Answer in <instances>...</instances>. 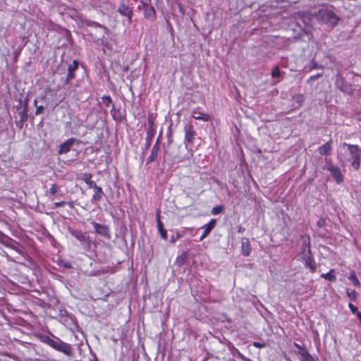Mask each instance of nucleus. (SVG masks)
<instances>
[{"mask_svg":"<svg viewBox=\"0 0 361 361\" xmlns=\"http://www.w3.org/2000/svg\"><path fill=\"white\" fill-rule=\"evenodd\" d=\"M293 100L294 102L300 106L305 101V97L303 94H298L293 97Z\"/></svg>","mask_w":361,"mask_h":361,"instance_id":"bb28decb","label":"nucleus"},{"mask_svg":"<svg viewBox=\"0 0 361 361\" xmlns=\"http://www.w3.org/2000/svg\"><path fill=\"white\" fill-rule=\"evenodd\" d=\"M85 25L88 27H93L95 28H100L103 30L102 34L98 37V39H103L108 32V28L99 23L92 20H86Z\"/></svg>","mask_w":361,"mask_h":361,"instance_id":"dca6fc26","label":"nucleus"},{"mask_svg":"<svg viewBox=\"0 0 361 361\" xmlns=\"http://www.w3.org/2000/svg\"><path fill=\"white\" fill-rule=\"evenodd\" d=\"M126 71L128 70V67H126L125 69H124Z\"/></svg>","mask_w":361,"mask_h":361,"instance_id":"4d7b16f0","label":"nucleus"},{"mask_svg":"<svg viewBox=\"0 0 361 361\" xmlns=\"http://www.w3.org/2000/svg\"><path fill=\"white\" fill-rule=\"evenodd\" d=\"M19 54H20V52L18 51H15L13 52L14 61H16L18 60Z\"/></svg>","mask_w":361,"mask_h":361,"instance_id":"8fccbe9b","label":"nucleus"},{"mask_svg":"<svg viewBox=\"0 0 361 361\" xmlns=\"http://www.w3.org/2000/svg\"><path fill=\"white\" fill-rule=\"evenodd\" d=\"M300 361H319V359L317 357L312 356L310 353H308L303 357H300Z\"/></svg>","mask_w":361,"mask_h":361,"instance_id":"cd10ccee","label":"nucleus"},{"mask_svg":"<svg viewBox=\"0 0 361 361\" xmlns=\"http://www.w3.org/2000/svg\"><path fill=\"white\" fill-rule=\"evenodd\" d=\"M238 357L243 361H252V360H250V358H247L245 356H244L242 353H238Z\"/></svg>","mask_w":361,"mask_h":361,"instance_id":"de8ad7c7","label":"nucleus"},{"mask_svg":"<svg viewBox=\"0 0 361 361\" xmlns=\"http://www.w3.org/2000/svg\"><path fill=\"white\" fill-rule=\"evenodd\" d=\"M143 14L145 18L148 20L154 22L157 19L156 11L152 4L144 9Z\"/></svg>","mask_w":361,"mask_h":361,"instance_id":"4468645a","label":"nucleus"},{"mask_svg":"<svg viewBox=\"0 0 361 361\" xmlns=\"http://www.w3.org/2000/svg\"><path fill=\"white\" fill-rule=\"evenodd\" d=\"M349 279L353 282V285L356 287L360 286V283L356 276L355 272H352L350 274Z\"/></svg>","mask_w":361,"mask_h":361,"instance_id":"c85d7f7f","label":"nucleus"},{"mask_svg":"<svg viewBox=\"0 0 361 361\" xmlns=\"http://www.w3.org/2000/svg\"><path fill=\"white\" fill-rule=\"evenodd\" d=\"M159 151V145H158V143H155L154 145V146L152 147L150 155L147 158V164L154 161L157 159Z\"/></svg>","mask_w":361,"mask_h":361,"instance_id":"412c9836","label":"nucleus"},{"mask_svg":"<svg viewBox=\"0 0 361 361\" xmlns=\"http://www.w3.org/2000/svg\"><path fill=\"white\" fill-rule=\"evenodd\" d=\"M252 252V247L249 238H243L241 240V252L245 257H249Z\"/></svg>","mask_w":361,"mask_h":361,"instance_id":"ddd939ff","label":"nucleus"},{"mask_svg":"<svg viewBox=\"0 0 361 361\" xmlns=\"http://www.w3.org/2000/svg\"><path fill=\"white\" fill-rule=\"evenodd\" d=\"M322 278L325 279L326 280H328L329 281L334 282L336 280V277L335 275V270L331 269L328 273L326 274H322L321 275Z\"/></svg>","mask_w":361,"mask_h":361,"instance_id":"b1692460","label":"nucleus"},{"mask_svg":"<svg viewBox=\"0 0 361 361\" xmlns=\"http://www.w3.org/2000/svg\"><path fill=\"white\" fill-rule=\"evenodd\" d=\"M324 221L323 219H319L318 221H317V226L319 227H322L323 225H324Z\"/></svg>","mask_w":361,"mask_h":361,"instance_id":"864d4df0","label":"nucleus"},{"mask_svg":"<svg viewBox=\"0 0 361 361\" xmlns=\"http://www.w3.org/2000/svg\"><path fill=\"white\" fill-rule=\"evenodd\" d=\"M216 220L212 219L208 222V224H207L204 226V231L201 237L200 238V241L202 240L211 232V231L214 228Z\"/></svg>","mask_w":361,"mask_h":361,"instance_id":"aec40b11","label":"nucleus"},{"mask_svg":"<svg viewBox=\"0 0 361 361\" xmlns=\"http://www.w3.org/2000/svg\"><path fill=\"white\" fill-rule=\"evenodd\" d=\"M69 233L77 239L81 244V246L85 251H89L92 245V240L90 236L85 235V233L79 229L69 226L68 228Z\"/></svg>","mask_w":361,"mask_h":361,"instance_id":"20e7f679","label":"nucleus"},{"mask_svg":"<svg viewBox=\"0 0 361 361\" xmlns=\"http://www.w3.org/2000/svg\"><path fill=\"white\" fill-rule=\"evenodd\" d=\"M185 263V257L183 256H179L176 258V264H178V266H181Z\"/></svg>","mask_w":361,"mask_h":361,"instance_id":"a19ab883","label":"nucleus"},{"mask_svg":"<svg viewBox=\"0 0 361 361\" xmlns=\"http://www.w3.org/2000/svg\"><path fill=\"white\" fill-rule=\"evenodd\" d=\"M343 146H347L352 156L351 166L355 170H358L360 166L361 149L356 145H350L344 142Z\"/></svg>","mask_w":361,"mask_h":361,"instance_id":"39448f33","label":"nucleus"},{"mask_svg":"<svg viewBox=\"0 0 361 361\" xmlns=\"http://www.w3.org/2000/svg\"><path fill=\"white\" fill-rule=\"evenodd\" d=\"M85 182L88 185V187L90 188L94 189V188H96L97 186L96 183L94 180H91L92 175L90 173H88V174L86 173V174H85Z\"/></svg>","mask_w":361,"mask_h":361,"instance_id":"393cba45","label":"nucleus"},{"mask_svg":"<svg viewBox=\"0 0 361 361\" xmlns=\"http://www.w3.org/2000/svg\"><path fill=\"white\" fill-rule=\"evenodd\" d=\"M16 124L17 126L19 127V128L21 129L23 128V126L24 123H21V120H18V121H17L16 122Z\"/></svg>","mask_w":361,"mask_h":361,"instance_id":"603ef678","label":"nucleus"},{"mask_svg":"<svg viewBox=\"0 0 361 361\" xmlns=\"http://www.w3.org/2000/svg\"><path fill=\"white\" fill-rule=\"evenodd\" d=\"M181 237V235L179 233H176V235H173L171 237L170 242L172 244H174L178 239Z\"/></svg>","mask_w":361,"mask_h":361,"instance_id":"58836bf2","label":"nucleus"},{"mask_svg":"<svg viewBox=\"0 0 361 361\" xmlns=\"http://www.w3.org/2000/svg\"><path fill=\"white\" fill-rule=\"evenodd\" d=\"M79 62L73 60L72 63L68 66V73L65 77L61 78V82L63 85H68L73 79L75 78V71L78 69Z\"/></svg>","mask_w":361,"mask_h":361,"instance_id":"6e6552de","label":"nucleus"},{"mask_svg":"<svg viewBox=\"0 0 361 361\" xmlns=\"http://www.w3.org/2000/svg\"><path fill=\"white\" fill-rule=\"evenodd\" d=\"M65 71V66H59L57 69V73H61Z\"/></svg>","mask_w":361,"mask_h":361,"instance_id":"3c124183","label":"nucleus"},{"mask_svg":"<svg viewBox=\"0 0 361 361\" xmlns=\"http://www.w3.org/2000/svg\"><path fill=\"white\" fill-rule=\"evenodd\" d=\"M253 346H255V347H256L257 348H263L265 347V344L259 343V342H254L253 343Z\"/></svg>","mask_w":361,"mask_h":361,"instance_id":"a18cd8bd","label":"nucleus"},{"mask_svg":"<svg viewBox=\"0 0 361 361\" xmlns=\"http://www.w3.org/2000/svg\"><path fill=\"white\" fill-rule=\"evenodd\" d=\"M332 140L326 142L325 144L320 146L317 151L320 155L329 156L331 153L332 150Z\"/></svg>","mask_w":361,"mask_h":361,"instance_id":"2eb2a0df","label":"nucleus"},{"mask_svg":"<svg viewBox=\"0 0 361 361\" xmlns=\"http://www.w3.org/2000/svg\"><path fill=\"white\" fill-rule=\"evenodd\" d=\"M59 189L60 187L57 184L54 183L50 188L49 193L52 195H55L59 192Z\"/></svg>","mask_w":361,"mask_h":361,"instance_id":"c9c22d12","label":"nucleus"},{"mask_svg":"<svg viewBox=\"0 0 361 361\" xmlns=\"http://www.w3.org/2000/svg\"><path fill=\"white\" fill-rule=\"evenodd\" d=\"M37 99H35L34 101V105L36 106L35 114L39 115L41 113H42V111L44 110V106H37Z\"/></svg>","mask_w":361,"mask_h":361,"instance_id":"e433bc0d","label":"nucleus"},{"mask_svg":"<svg viewBox=\"0 0 361 361\" xmlns=\"http://www.w3.org/2000/svg\"><path fill=\"white\" fill-rule=\"evenodd\" d=\"M39 339L41 342L48 345L54 350L64 354L68 357L72 356L73 353V348H72L71 345L63 341L59 338L56 337L54 340L47 335L42 334L39 335Z\"/></svg>","mask_w":361,"mask_h":361,"instance_id":"f257e3e1","label":"nucleus"},{"mask_svg":"<svg viewBox=\"0 0 361 361\" xmlns=\"http://www.w3.org/2000/svg\"><path fill=\"white\" fill-rule=\"evenodd\" d=\"M294 345L298 349V355H300V357H303L305 354H307L309 351L304 345H300L296 343H294Z\"/></svg>","mask_w":361,"mask_h":361,"instance_id":"a878e982","label":"nucleus"},{"mask_svg":"<svg viewBox=\"0 0 361 361\" xmlns=\"http://www.w3.org/2000/svg\"><path fill=\"white\" fill-rule=\"evenodd\" d=\"M347 295L353 301L356 300L357 297V293L355 290L347 289Z\"/></svg>","mask_w":361,"mask_h":361,"instance_id":"2f4dec72","label":"nucleus"},{"mask_svg":"<svg viewBox=\"0 0 361 361\" xmlns=\"http://www.w3.org/2000/svg\"><path fill=\"white\" fill-rule=\"evenodd\" d=\"M289 361H291V360H289Z\"/></svg>","mask_w":361,"mask_h":361,"instance_id":"13d9d810","label":"nucleus"},{"mask_svg":"<svg viewBox=\"0 0 361 361\" xmlns=\"http://www.w3.org/2000/svg\"><path fill=\"white\" fill-rule=\"evenodd\" d=\"M301 238L303 247L301 255L305 261V266L306 268H309L312 272H314L317 265L312 255L310 238L309 236L302 235Z\"/></svg>","mask_w":361,"mask_h":361,"instance_id":"f03ea898","label":"nucleus"},{"mask_svg":"<svg viewBox=\"0 0 361 361\" xmlns=\"http://www.w3.org/2000/svg\"><path fill=\"white\" fill-rule=\"evenodd\" d=\"M223 209H224L223 205H218V206H216L212 208L211 213L213 215H216V214H220L223 211Z\"/></svg>","mask_w":361,"mask_h":361,"instance_id":"72a5a7b5","label":"nucleus"},{"mask_svg":"<svg viewBox=\"0 0 361 361\" xmlns=\"http://www.w3.org/2000/svg\"><path fill=\"white\" fill-rule=\"evenodd\" d=\"M103 103L109 107L112 104V99L109 95H104L102 97Z\"/></svg>","mask_w":361,"mask_h":361,"instance_id":"473e14b6","label":"nucleus"},{"mask_svg":"<svg viewBox=\"0 0 361 361\" xmlns=\"http://www.w3.org/2000/svg\"><path fill=\"white\" fill-rule=\"evenodd\" d=\"M161 136V133H160V134L156 141V143H158L159 145V142H160Z\"/></svg>","mask_w":361,"mask_h":361,"instance_id":"6e6d98bb","label":"nucleus"},{"mask_svg":"<svg viewBox=\"0 0 361 361\" xmlns=\"http://www.w3.org/2000/svg\"><path fill=\"white\" fill-rule=\"evenodd\" d=\"M156 220L157 223V228L158 231L159 232V234L162 239L166 240L167 239V231L164 227V224L161 222L160 219V214L159 212H157L156 215Z\"/></svg>","mask_w":361,"mask_h":361,"instance_id":"f3484780","label":"nucleus"},{"mask_svg":"<svg viewBox=\"0 0 361 361\" xmlns=\"http://www.w3.org/2000/svg\"><path fill=\"white\" fill-rule=\"evenodd\" d=\"M155 134V129L147 130L145 146L142 148V153H145L150 147L152 139Z\"/></svg>","mask_w":361,"mask_h":361,"instance_id":"a211bd4d","label":"nucleus"},{"mask_svg":"<svg viewBox=\"0 0 361 361\" xmlns=\"http://www.w3.org/2000/svg\"><path fill=\"white\" fill-rule=\"evenodd\" d=\"M152 1L148 0H141L140 4L138 5L137 8L139 10H143L145 9L147 7H148L149 5H151Z\"/></svg>","mask_w":361,"mask_h":361,"instance_id":"7c9ffc66","label":"nucleus"},{"mask_svg":"<svg viewBox=\"0 0 361 361\" xmlns=\"http://www.w3.org/2000/svg\"><path fill=\"white\" fill-rule=\"evenodd\" d=\"M66 204H68L69 206V207H71V209H73L74 207V203L73 202H66Z\"/></svg>","mask_w":361,"mask_h":361,"instance_id":"5fc2aeb1","label":"nucleus"},{"mask_svg":"<svg viewBox=\"0 0 361 361\" xmlns=\"http://www.w3.org/2000/svg\"><path fill=\"white\" fill-rule=\"evenodd\" d=\"M316 16L320 22L332 27H335L339 20V18L332 10L326 8L319 9Z\"/></svg>","mask_w":361,"mask_h":361,"instance_id":"7ed1b4c3","label":"nucleus"},{"mask_svg":"<svg viewBox=\"0 0 361 361\" xmlns=\"http://www.w3.org/2000/svg\"><path fill=\"white\" fill-rule=\"evenodd\" d=\"M117 12L122 16L126 17L128 24L133 21V10L129 6L128 0H121L119 3Z\"/></svg>","mask_w":361,"mask_h":361,"instance_id":"423d86ee","label":"nucleus"},{"mask_svg":"<svg viewBox=\"0 0 361 361\" xmlns=\"http://www.w3.org/2000/svg\"><path fill=\"white\" fill-rule=\"evenodd\" d=\"M92 224L94 229L95 233L109 240L111 239V233L109 227L107 225L100 224L95 221H92Z\"/></svg>","mask_w":361,"mask_h":361,"instance_id":"1a4fd4ad","label":"nucleus"},{"mask_svg":"<svg viewBox=\"0 0 361 361\" xmlns=\"http://www.w3.org/2000/svg\"><path fill=\"white\" fill-rule=\"evenodd\" d=\"M111 113H112V116L114 117V120H118V121H121V118H117L118 114H116V113H117V112H118V113H119V111H117V110H115L114 106H113V108H112V109H111Z\"/></svg>","mask_w":361,"mask_h":361,"instance_id":"79ce46f5","label":"nucleus"},{"mask_svg":"<svg viewBox=\"0 0 361 361\" xmlns=\"http://www.w3.org/2000/svg\"><path fill=\"white\" fill-rule=\"evenodd\" d=\"M111 113H112V116L114 117V120H118V121H121V118H117L118 114H116V113H117V112H118V113H119V111H117V110H115L114 106H113V108H112V109H111Z\"/></svg>","mask_w":361,"mask_h":361,"instance_id":"37998d69","label":"nucleus"},{"mask_svg":"<svg viewBox=\"0 0 361 361\" xmlns=\"http://www.w3.org/2000/svg\"><path fill=\"white\" fill-rule=\"evenodd\" d=\"M192 117L196 120H200L205 122L210 119V116L209 114L200 111L198 109H196L192 111Z\"/></svg>","mask_w":361,"mask_h":361,"instance_id":"6ab92c4d","label":"nucleus"},{"mask_svg":"<svg viewBox=\"0 0 361 361\" xmlns=\"http://www.w3.org/2000/svg\"><path fill=\"white\" fill-rule=\"evenodd\" d=\"M336 87L341 92L352 95L353 89L351 85L345 80L341 73H338L336 76Z\"/></svg>","mask_w":361,"mask_h":361,"instance_id":"0eeeda50","label":"nucleus"},{"mask_svg":"<svg viewBox=\"0 0 361 361\" xmlns=\"http://www.w3.org/2000/svg\"><path fill=\"white\" fill-rule=\"evenodd\" d=\"M27 102L28 99H26L23 110L18 113L21 123H25L27 120Z\"/></svg>","mask_w":361,"mask_h":361,"instance_id":"4be33fe9","label":"nucleus"},{"mask_svg":"<svg viewBox=\"0 0 361 361\" xmlns=\"http://www.w3.org/2000/svg\"><path fill=\"white\" fill-rule=\"evenodd\" d=\"M326 169L331 173L332 177L335 179L337 183H341L343 180V176L341 173L340 169L333 165L332 163H327Z\"/></svg>","mask_w":361,"mask_h":361,"instance_id":"9d476101","label":"nucleus"},{"mask_svg":"<svg viewBox=\"0 0 361 361\" xmlns=\"http://www.w3.org/2000/svg\"><path fill=\"white\" fill-rule=\"evenodd\" d=\"M322 68V66H319L316 61H312L311 62V66H310V71H312L313 69Z\"/></svg>","mask_w":361,"mask_h":361,"instance_id":"ea45409f","label":"nucleus"},{"mask_svg":"<svg viewBox=\"0 0 361 361\" xmlns=\"http://www.w3.org/2000/svg\"><path fill=\"white\" fill-rule=\"evenodd\" d=\"M323 75L322 73H317V75H312L311 77H310V78L307 80V82L308 83H310L312 81H314L317 79H319V78H321L322 76Z\"/></svg>","mask_w":361,"mask_h":361,"instance_id":"4c0bfd02","label":"nucleus"},{"mask_svg":"<svg viewBox=\"0 0 361 361\" xmlns=\"http://www.w3.org/2000/svg\"><path fill=\"white\" fill-rule=\"evenodd\" d=\"M245 231V228L244 227H243L242 226H238V233H243Z\"/></svg>","mask_w":361,"mask_h":361,"instance_id":"09e8293b","label":"nucleus"},{"mask_svg":"<svg viewBox=\"0 0 361 361\" xmlns=\"http://www.w3.org/2000/svg\"><path fill=\"white\" fill-rule=\"evenodd\" d=\"M94 194L92 196V200L94 202H99L102 200L104 194L102 191V188L98 185L96 188H94Z\"/></svg>","mask_w":361,"mask_h":361,"instance_id":"5701e85b","label":"nucleus"},{"mask_svg":"<svg viewBox=\"0 0 361 361\" xmlns=\"http://www.w3.org/2000/svg\"><path fill=\"white\" fill-rule=\"evenodd\" d=\"M58 264L59 267L65 268V269H71L73 267L71 262L63 261V260H60Z\"/></svg>","mask_w":361,"mask_h":361,"instance_id":"f704fd0d","label":"nucleus"},{"mask_svg":"<svg viewBox=\"0 0 361 361\" xmlns=\"http://www.w3.org/2000/svg\"><path fill=\"white\" fill-rule=\"evenodd\" d=\"M77 142L75 138L71 137L59 145V154H66L71 150V147Z\"/></svg>","mask_w":361,"mask_h":361,"instance_id":"f8f14e48","label":"nucleus"},{"mask_svg":"<svg viewBox=\"0 0 361 361\" xmlns=\"http://www.w3.org/2000/svg\"><path fill=\"white\" fill-rule=\"evenodd\" d=\"M280 75V71L279 68H275L272 71V77L273 78H277Z\"/></svg>","mask_w":361,"mask_h":361,"instance_id":"c03bdc74","label":"nucleus"},{"mask_svg":"<svg viewBox=\"0 0 361 361\" xmlns=\"http://www.w3.org/2000/svg\"><path fill=\"white\" fill-rule=\"evenodd\" d=\"M184 131H185V137H184V142L185 145H187L188 143L192 144L194 136H195V131L193 130V126L190 123H187L184 127Z\"/></svg>","mask_w":361,"mask_h":361,"instance_id":"9b49d317","label":"nucleus"},{"mask_svg":"<svg viewBox=\"0 0 361 361\" xmlns=\"http://www.w3.org/2000/svg\"><path fill=\"white\" fill-rule=\"evenodd\" d=\"M65 204H66V202H65V201L58 202H55L54 203V207L56 208H58V207H62V206H63Z\"/></svg>","mask_w":361,"mask_h":361,"instance_id":"49530a36","label":"nucleus"},{"mask_svg":"<svg viewBox=\"0 0 361 361\" xmlns=\"http://www.w3.org/2000/svg\"><path fill=\"white\" fill-rule=\"evenodd\" d=\"M147 121H148L147 130L155 129L154 120L152 114H151V113L149 114L148 117H147Z\"/></svg>","mask_w":361,"mask_h":361,"instance_id":"c756f323","label":"nucleus"}]
</instances>
